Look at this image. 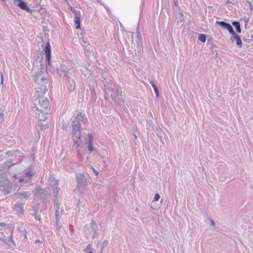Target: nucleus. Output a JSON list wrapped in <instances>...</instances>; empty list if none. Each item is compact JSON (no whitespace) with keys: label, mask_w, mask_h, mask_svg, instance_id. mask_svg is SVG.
Segmentation results:
<instances>
[{"label":"nucleus","mask_w":253,"mask_h":253,"mask_svg":"<svg viewBox=\"0 0 253 253\" xmlns=\"http://www.w3.org/2000/svg\"><path fill=\"white\" fill-rule=\"evenodd\" d=\"M33 107L42 114L40 122L45 121L46 118L45 115L47 114L50 110L48 100L44 97L35 99L34 106Z\"/></svg>","instance_id":"f257e3e1"},{"label":"nucleus","mask_w":253,"mask_h":253,"mask_svg":"<svg viewBox=\"0 0 253 253\" xmlns=\"http://www.w3.org/2000/svg\"><path fill=\"white\" fill-rule=\"evenodd\" d=\"M81 124L79 125H74L73 126V131L74 132V145H76L77 148H79L81 145V133L80 131Z\"/></svg>","instance_id":"f03ea898"},{"label":"nucleus","mask_w":253,"mask_h":253,"mask_svg":"<svg viewBox=\"0 0 253 253\" xmlns=\"http://www.w3.org/2000/svg\"><path fill=\"white\" fill-rule=\"evenodd\" d=\"M47 81L45 79L42 80V84H39L37 87L35 95L38 98L42 97V96L45 94L47 90L46 88Z\"/></svg>","instance_id":"7ed1b4c3"},{"label":"nucleus","mask_w":253,"mask_h":253,"mask_svg":"<svg viewBox=\"0 0 253 253\" xmlns=\"http://www.w3.org/2000/svg\"><path fill=\"white\" fill-rule=\"evenodd\" d=\"M232 34V37L230 39L232 41H236V44L240 47H241L242 46V42L240 36H239L236 33L233 31V32L231 33Z\"/></svg>","instance_id":"20e7f679"},{"label":"nucleus","mask_w":253,"mask_h":253,"mask_svg":"<svg viewBox=\"0 0 253 253\" xmlns=\"http://www.w3.org/2000/svg\"><path fill=\"white\" fill-rule=\"evenodd\" d=\"M44 51H45L46 58L48 61V63L50 65L51 57V46H50V43L49 42H47L46 44Z\"/></svg>","instance_id":"39448f33"},{"label":"nucleus","mask_w":253,"mask_h":253,"mask_svg":"<svg viewBox=\"0 0 253 253\" xmlns=\"http://www.w3.org/2000/svg\"><path fill=\"white\" fill-rule=\"evenodd\" d=\"M216 23L227 29L230 34L232 32H233L234 30L232 26L229 24L227 23L224 21H216Z\"/></svg>","instance_id":"423d86ee"},{"label":"nucleus","mask_w":253,"mask_h":253,"mask_svg":"<svg viewBox=\"0 0 253 253\" xmlns=\"http://www.w3.org/2000/svg\"><path fill=\"white\" fill-rule=\"evenodd\" d=\"M74 22L76 25V29H80L81 26V20H80V13H78V12H76L75 14V17L74 20Z\"/></svg>","instance_id":"0eeeda50"},{"label":"nucleus","mask_w":253,"mask_h":253,"mask_svg":"<svg viewBox=\"0 0 253 253\" xmlns=\"http://www.w3.org/2000/svg\"><path fill=\"white\" fill-rule=\"evenodd\" d=\"M18 6L19 8H20L21 9L26 10L27 11H30V9L28 6L27 3L26 2H24L21 0L20 1L18 2Z\"/></svg>","instance_id":"6e6552de"},{"label":"nucleus","mask_w":253,"mask_h":253,"mask_svg":"<svg viewBox=\"0 0 253 253\" xmlns=\"http://www.w3.org/2000/svg\"><path fill=\"white\" fill-rule=\"evenodd\" d=\"M232 24L236 28L237 32L240 33L241 32V29L239 23L238 22L234 21L232 23Z\"/></svg>","instance_id":"1a4fd4ad"},{"label":"nucleus","mask_w":253,"mask_h":253,"mask_svg":"<svg viewBox=\"0 0 253 253\" xmlns=\"http://www.w3.org/2000/svg\"><path fill=\"white\" fill-rule=\"evenodd\" d=\"M198 40L203 43L205 42L206 40V36L203 34H200L198 36Z\"/></svg>","instance_id":"9d476101"},{"label":"nucleus","mask_w":253,"mask_h":253,"mask_svg":"<svg viewBox=\"0 0 253 253\" xmlns=\"http://www.w3.org/2000/svg\"><path fill=\"white\" fill-rule=\"evenodd\" d=\"M86 141L88 142V144H90V143H93V136L91 134L89 133L87 134Z\"/></svg>","instance_id":"9b49d317"},{"label":"nucleus","mask_w":253,"mask_h":253,"mask_svg":"<svg viewBox=\"0 0 253 253\" xmlns=\"http://www.w3.org/2000/svg\"><path fill=\"white\" fill-rule=\"evenodd\" d=\"M151 84L155 90V92L156 93V96L158 97L159 96V91H158V88L156 86V84L153 83V82H151Z\"/></svg>","instance_id":"f8f14e48"},{"label":"nucleus","mask_w":253,"mask_h":253,"mask_svg":"<svg viewBox=\"0 0 253 253\" xmlns=\"http://www.w3.org/2000/svg\"><path fill=\"white\" fill-rule=\"evenodd\" d=\"M88 150L89 152H92L93 150V143H90L88 147Z\"/></svg>","instance_id":"ddd939ff"},{"label":"nucleus","mask_w":253,"mask_h":253,"mask_svg":"<svg viewBox=\"0 0 253 253\" xmlns=\"http://www.w3.org/2000/svg\"><path fill=\"white\" fill-rule=\"evenodd\" d=\"M160 199V195L159 194L157 193L155 194L154 198V201H157Z\"/></svg>","instance_id":"4468645a"},{"label":"nucleus","mask_w":253,"mask_h":253,"mask_svg":"<svg viewBox=\"0 0 253 253\" xmlns=\"http://www.w3.org/2000/svg\"><path fill=\"white\" fill-rule=\"evenodd\" d=\"M0 225L1 226H5V224L4 223H0Z\"/></svg>","instance_id":"2eb2a0df"},{"label":"nucleus","mask_w":253,"mask_h":253,"mask_svg":"<svg viewBox=\"0 0 253 253\" xmlns=\"http://www.w3.org/2000/svg\"><path fill=\"white\" fill-rule=\"evenodd\" d=\"M15 2H18V1H20L21 0H13Z\"/></svg>","instance_id":"dca6fc26"},{"label":"nucleus","mask_w":253,"mask_h":253,"mask_svg":"<svg viewBox=\"0 0 253 253\" xmlns=\"http://www.w3.org/2000/svg\"><path fill=\"white\" fill-rule=\"evenodd\" d=\"M82 113H80L78 115V117H79V116L82 117Z\"/></svg>","instance_id":"f3484780"},{"label":"nucleus","mask_w":253,"mask_h":253,"mask_svg":"<svg viewBox=\"0 0 253 253\" xmlns=\"http://www.w3.org/2000/svg\"><path fill=\"white\" fill-rule=\"evenodd\" d=\"M3 83V78H2V75H1V83Z\"/></svg>","instance_id":"a211bd4d"},{"label":"nucleus","mask_w":253,"mask_h":253,"mask_svg":"<svg viewBox=\"0 0 253 253\" xmlns=\"http://www.w3.org/2000/svg\"><path fill=\"white\" fill-rule=\"evenodd\" d=\"M95 173L96 175H97L98 173L97 171H95Z\"/></svg>","instance_id":"6ab92c4d"},{"label":"nucleus","mask_w":253,"mask_h":253,"mask_svg":"<svg viewBox=\"0 0 253 253\" xmlns=\"http://www.w3.org/2000/svg\"><path fill=\"white\" fill-rule=\"evenodd\" d=\"M211 223L212 225H214V223L212 221Z\"/></svg>","instance_id":"aec40b11"},{"label":"nucleus","mask_w":253,"mask_h":253,"mask_svg":"<svg viewBox=\"0 0 253 253\" xmlns=\"http://www.w3.org/2000/svg\"><path fill=\"white\" fill-rule=\"evenodd\" d=\"M89 253H93L92 252H90Z\"/></svg>","instance_id":"412c9836"},{"label":"nucleus","mask_w":253,"mask_h":253,"mask_svg":"<svg viewBox=\"0 0 253 253\" xmlns=\"http://www.w3.org/2000/svg\"><path fill=\"white\" fill-rule=\"evenodd\" d=\"M2 1H5V0H2Z\"/></svg>","instance_id":"4be33fe9"}]
</instances>
